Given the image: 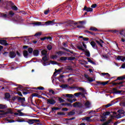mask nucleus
Segmentation results:
<instances>
[{
	"instance_id": "nucleus-1",
	"label": "nucleus",
	"mask_w": 125,
	"mask_h": 125,
	"mask_svg": "<svg viewBox=\"0 0 125 125\" xmlns=\"http://www.w3.org/2000/svg\"><path fill=\"white\" fill-rule=\"evenodd\" d=\"M78 23L74 22L73 21H69L66 22L65 27L67 28V30H73L76 29L75 25H77Z\"/></svg>"
},
{
	"instance_id": "nucleus-2",
	"label": "nucleus",
	"mask_w": 125,
	"mask_h": 125,
	"mask_svg": "<svg viewBox=\"0 0 125 125\" xmlns=\"http://www.w3.org/2000/svg\"><path fill=\"white\" fill-rule=\"evenodd\" d=\"M12 5H14V3L11 1H5L2 4L3 8L6 10H11Z\"/></svg>"
},
{
	"instance_id": "nucleus-3",
	"label": "nucleus",
	"mask_w": 125,
	"mask_h": 125,
	"mask_svg": "<svg viewBox=\"0 0 125 125\" xmlns=\"http://www.w3.org/2000/svg\"><path fill=\"white\" fill-rule=\"evenodd\" d=\"M41 122L39 119H26V123H28L29 125H33L34 123H39Z\"/></svg>"
},
{
	"instance_id": "nucleus-4",
	"label": "nucleus",
	"mask_w": 125,
	"mask_h": 125,
	"mask_svg": "<svg viewBox=\"0 0 125 125\" xmlns=\"http://www.w3.org/2000/svg\"><path fill=\"white\" fill-rule=\"evenodd\" d=\"M73 106L74 108H83V103L80 102H77L73 104Z\"/></svg>"
},
{
	"instance_id": "nucleus-5",
	"label": "nucleus",
	"mask_w": 125,
	"mask_h": 125,
	"mask_svg": "<svg viewBox=\"0 0 125 125\" xmlns=\"http://www.w3.org/2000/svg\"><path fill=\"white\" fill-rule=\"evenodd\" d=\"M9 57L11 58V59H13L16 57V52H14V51H10L9 54Z\"/></svg>"
},
{
	"instance_id": "nucleus-6",
	"label": "nucleus",
	"mask_w": 125,
	"mask_h": 125,
	"mask_svg": "<svg viewBox=\"0 0 125 125\" xmlns=\"http://www.w3.org/2000/svg\"><path fill=\"white\" fill-rule=\"evenodd\" d=\"M18 102L21 103V106H24V103H25V101H26L24 97L22 98L21 97H19V98H18Z\"/></svg>"
},
{
	"instance_id": "nucleus-7",
	"label": "nucleus",
	"mask_w": 125,
	"mask_h": 125,
	"mask_svg": "<svg viewBox=\"0 0 125 125\" xmlns=\"http://www.w3.org/2000/svg\"><path fill=\"white\" fill-rule=\"evenodd\" d=\"M47 100V104H50L51 105H54L56 103V101L54 100L53 99H46Z\"/></svg>"
},
{
	"instance_id": "nucleus-8",
	"label": "nucleus",
	"mask_w": 125,
	"mask_h": 125,
	"mask_svg": "<svg viewBox=\"0 0 125 125\" xmlns=\"http://www.w3.org/2000/svg\"><path fill=\"white\" fill-rule=\"evenodd\" d=\"M84 78L87 79V82H89V83H92V82H94L95 80H94L92 77H89L88 75L85 74Z\"/></svg>"
},
{
	"instance_id": "nucleus-9",
	"label": "nucleus",
	"mask_w": 125,
	"mask_h": 125,
	"mask_svg": "<svg viewBox=\"0 0 125 125\" xmlns=\"http://www.w3.org/2000/svg\"><path fill=\"white\" fill-rule=\"evenodd\" d=\"M83 11H86L87 12H92L93 9L90 7H87L86 6H84L83 8Z\"/></svg>"
},
{
	"instance_id": "nucleus-10",
	"label": "nucleus",
	"mask_w": 125,
	"mask_h": 125,
	"mask_svg": "<svg viewBox=\"0 0 125 125\" xmlns=\"http://www.w3.org/2000/svg\"><path fill=\"white\" fill-rule=\"evenodd\" d=\"M90 44H91L92 47L94 48V49L98 50V46H97V45L96 44V43L94 42V41H92L90 42Z\"/></svg>"
},
{
	"instance_id": "nucleus-11",
	"label": "nucleus",
	"mask_w": 125,
	"mask_h": 125,
	"mask_svg": "<svg viewBox=\"0 0 125 125\" xmlns=\"http://www.w3.org/2000/svg\"><path fill=\"white\" fill-rule=\"evenodd\" d=\"M0 44L4 45L5 46H7L9 44L7 43V41L5 40H0Z\"/></svg>"
},
{
	"instance_id": "nucleus-12",
	"label": "nucleus",
	"mask_w": 125,
	"mask_h": 125,
	"mask_svg": "<svg viewBox=\"0 0 125 125\" xmlns=\"http://www.w3.org/2000/svg\"><path fill=\"white\" fill-rule=\"evenodd\" d=\"M42 60L44 62H43V66H46V63H45V62H46V61H48L49 60L48 58H47V56H44L42 58Z\"/></svg>"
},
{
	"instance_id": "nucleus-13",
	"label": "nucleus",
	"mask_w": 125,
	"mask_h": 125,
	"mask_svg": "<svg viewBox=\"0 0 125 125\" xmlns=\"http://www.w3.org/2000/svg\"><path fill=\"white\" fill-rule=\"evenodd\" d=\"M54 22H55V20H53L52 21H48L45 22L44 25H54Z\"/></svg>"
},
{
	"instance_id": "nucleus-14",
	"label": "nucleus",
	"mask_w": 125,
	"mask_h": 125,
	"mask_svg": "<svg viewBox=\"0 0 125 125\" xmlns=\"http://www.w3.org/2000/svg\"><path fill=\"white\" fill-rule=\"evenodd\" d=\"M84 105L85 106V107H86L85 108H84V109H87L88 108L90 107V106H91V103H90L89 101H87L84 104Z\"/></svg>"
},
{
	"instance_id": "nucleus-15",
	"label": "nucleus",
	"mask_w": 125,
	"mask_h": 125,
	"mask_svg": "<svg viewBox=\"0 0 125 125\" xmlns=\"http://www.w3.org/2000/svg\"><path fill=\"white\" fill-rule=\"evenodd\" d=\"M96 42H97V43L99 44L101 47H103V44H102V43H104V41H103L102 40L100 39L99 41L96 40Z\"/></svg>"
},
{
	"instance_id": "nucleus-16",
	"label": "nucleus",
	"mask_w": 125,
	"mask_h": 125,
	"mask_svg": "<svg viewBox=\"0 0 125 125\" xmlns=\"http://www.w3.org/2000/svg\"><path fill=\"white\" fill-rule=\"evenodd\" d=\"M0 17L4 18L5 19H8V15L7 14H4L3 13H0Z\"/></svg>"
},
{
	"instance_id": "nucleus-17",
	"label": "nucleus",
	"mask_w": 125,
	"mask_h": 125,
	"mask_svg": "<svg viewBox=\"0 0 125 125\" xmlns=\"http://www.w3.org/2000/svg\"><path fill=\"white\" fill-rule=\"evenodd\" d=\"M48 95H50V96H51L52 95H55L56 94V93L53 91V90L51 89L49 90V92L47 93Z\"/></svg>"
},
{
	"instance_id": "nucleus-18",
	"label": "nucleus",
	"mask_w": 125,
	"mask_h": 125,
	"mask_svg": "<svg viewBox=\"0 0 125 125\" xmlns=\"http://www.w3.org/2000/svg\"><path fill=\"white\" fill-rule=\"evenodd\" d=\"M14 14H15V13L13 12V11H9L8 14V18H10V17H13V16H14Z\"/></svg>"
},
{
	"instance_id": "nucleus-19",
	"label": "nucleus",
	"mask_w": 125,
	"mask_h": 125,
	"mask_svg": "<svg viewBox=\"0 0 125 125\" xmlns=\"http://www.w3.org/2000/svg\"><path fill=\"white\" fill-rule=\"evenodd\" d=\"M83 52H85V55L86 57H90V52L87 49L85 50V51H83Z\"/></svg>"
},
{
	"instance_id": "nucleus-20",
	"label": "nucleus",
	"mask_w": 125,
	"mask_h": 125,
	"mask_svg": "<svg viewBox=\"0 0 125 125\" xmlns=\"http://www.w3.org/2000/svg\"><path fill=\"white\" fill-rule=\"evenodd\" d=\"M33 55L34 56H39V54L40 53V51L38 50L35 49L33 51Z\"/></svg>"
},
{
	"instance_id": "nucleus-21",
	"label": "nucleus",
	"mask_w": 125,
	"mask_h": 125,
	"mask_svg": "<svg viewBox=\"0 0 125 125\" xmlns=\"http://www.w3.org/2000/svg\"><path fill=\"white\" fill-rule=\"evenodd\" d=\"M7 108L6 104H0V110H5Z\"/></svg>"
},
{
	"instance_id": "nucleus-22",
	"label": "nucleus",
	"mask_w": 125,
	"mask_h": 125,
	"mask_svg": "<svg viewBox=\"0 0 125 125\" xmlns=\"http://www.w3.org/2000/svg\"><path fill=\"white\" fill-rule=\"evenodd\" d=\"M23 55L25 58H28V56H29V53H28V51L24 50L23 51Z\"/></svg>"
},
{
	"instance_id": "nucleus-23",
	"label": "nucleus",
	"mask_w": 125,
	"mask_h": 125,
	"mask_svg": "<svg viewBox=\"0 0 125 125\" xmlns=\"http://www.w3.org/2000/svg\"><path fill=\"white\" fill-rule=\"evenodd\" d=\"M13 111L11 109H8V110L4 113V115H7V114H11V115H13Z\"/></svg>"
},
{
	"instance_id": "nucleus-24",
	"label": "nucleus",
	"mask_w": 125,
	"mask_h": 125,
	"mask_svg": "<svg viewBox=\"0 0 125 125\" xmlns=\"http://www.w3.org/2000/svg\"><path fill=\"white\" fill-rule=\"evenodd\" d=\"M41 54L42 56H47V51L43 50L42 51Z\"/></svg>"
},
{
	"instance_id": "nucleus-25",
	"label": "nucleus",
	"mask_w": 125,
	"mask_h": 125,
	"mask_svg": "<svg viewBox=\"0 0 125 125\" xmlns=\"http://www.w3.org/2000/svg\"><path fill=\"white\" fill-rule=\"evenodd\" d=\"M77 48L79 49V50H82V51H85V49H83V45L80 44L77 45Z\"/></svg>"
},
{
	"instance_id": "nucleus-26",
	"label": "nucleus",
	"mask_w": 125,
	"mask_h": 125,
	"mask_svg": "<svg viewBox=\"0 0 125 125\" xmlns=\"http://www.w3.org/2000/svg\"><path fill=\"white\" fill-rule=\"evenodd\" d=\"M125 82L122 81L119 83H115V82H111V83H112V85L114 86L115 85H117V84H123Z\"/></svg>"
},
{
	"instance_id": "nucleus-27",
	"label": "nucleus",
	"mask_w": 125,
	"mask_h": 125,
	"mask_svg": "<svg viewBox=\"0 0 125 125\" xmlns=\"http://www.w3.org/2000/svg\"><path fill=\"white\" fill-rule=\"evenodd\" d=\"M63 96H64V97H67L68 98H73V97H75L72 94H69L63 95Z\"/></svg>"
},
{
	"instance_id": "nucleus-28",
	"label": "nucleus",
	"mask_w": 125,
	"mask_h": 125,
	"mask_svg": "<svg viewBox=\"0 0 125 125\" xmlns=\"http://www.w3.org/2000/svg\"><path fill=\"white\" fill-rule=\"evenodd\" d=\"M86 59L88 60V62H89L93 65H96V63L95 62H93L92 60L90 59L89 58H86Z\"/></svg>"
},
{
	"instance_id": "nucleus-29",
	"label": "nucleus",
	"mask_w": 125,
	"mask_h": 125,
	"mask_svg": "<svg viewBox=\"0 0 125 125\" xmlns=\"http://www.w3.org/2000/svg\"><path fill=\"white\" fill-rule=\"evenodd\" d=\"M89 30L90 31H94V32H97V31H98V29L96 27L93 26L90 27Z\"/></svg>"
},
{
	"instance_id": "nucleus-30",
	"label": "nucleus",
	"mask_w": 125,
	"mask_h": 125,
	"mask_svg": "<svg viewBox=\"0 0 125 125\" xmlns=\"http://www.w3.org/2000/svg\"><path fill=\"white\" fill-rule=\"evenodd\" d=\"M21 111H22V110L19 109L17 110L18 113H19V116L20 117H22V116H25V113L21 112Z\"/></svg>"
},
{
	"instance_id": "nucleus-31",
	"label": "nucleus",
	"mask_w": 125,
	"mask_h": 125,
	"mask_svg": "<svg viewBox=\"0 0 125 125\" xmlns=\"http://www.w3.org/2000/svg\"><path fill=\"white\" fill-rule=\"evenodd\" d=\"M67 57H61L60 58V61H66V60H67Z\"/></svg>"
},
{
	"instance_id": "nucleus-32",
	"label": "nucleus",
	"mask_w": 125,
	"mask_h": 125,
	"mask_svg": "<svg viewBox=\"0 0 125 125\" xmlns=\"http://www.w3.org/2000/svg\"><path fill=\"white\" fill-rule=\"evenodd\" d=\"M11 9H12V10H14L15 11H17V10H18V8L17 6L14 5H14L11 6Z\"/></svg>"
},
{
	"instance_id": "nucleus-33",
	"label": "nucleus",
	"mask_w": 125,
	"mask_h": 125,
	"mask_svg": "<svg viewBox=\"0 0 125 125\" xmlns=\"http://www.w3.org/2000/svg\"><path fill=\"white\" fill-rule=\"evenodd\" d=\"M17 122H18V123H26V119H19L17 120Z\"/></svg>"
},
{
	"instance_id": "nucleus-34",
	"label": "nucleus",
	"mask_w": 125,
	"mask_h": 125,
	"mask_svg": "<svg viewBox=\"0 0 125 125\" xmlns=\"http://www.w3.org/2000/svg\"><path fill=\"white\" fill-rule=\"evenodd\" d=\"M123 117H125V114L122 115L119 113L116 115L115 118L116 119H121V118H123Z\"/></svg>"
},
{
	"instance_id": "nucleus-35",
	"label": "nucleus",
	"mask_w": 125,
	"mask_h": 125,
	"mask_svg": "<svg viewBox=\"0 0 125 125\" xmlns=\"http://www.w3.org/2000/svg\"><path fill=\"white\" fill-rule=\"evenodd\" d=\"M65 53H66L63 51H59L56 52V54H58L59 55H63V54H65Z\"/></svg>"
},
{
	"instance_id": "nucleus-36",
	"label": "nucleus",
	"mask_w": 125,
	"mask_h": 125,
	"mask_svg": "<svg viewBox=\"0 0 125 125\" xmlns=\"http://www.w3.org/2000/svg\"><path fill=\"white\" fill-rule=\"evenodd\" d=\"M111 122H112V120H108L107 121L104 122L102 125H108L110 124Z\"/></svg>"
},
{
	"instance_id": "nucleus-37",
	"label": "nucleus",
	"mask_w": 125,
	"mask_h": 125,
	"mask_svg": "<svg viewBox=\"0 0 125 125\" xmlns=\"http://www.w3.org/2000/svg\"><path fill=\"white\" fill-rule=\"evenodd\" d=\"M125 75L118 77L117 78V80H118V81H123V80H125Z\"/></svg>"
},
{
	"instance_id": "nucleus-38",
	"label": "nucleus",
	"mask_w": 125,
	"mask_h": 125,
	"mask_svg": "<svg viewBox=\"0 0 125 125\" xmlns=\"http://www.w3.org/2000/svg\"><path fill=\"white\" fill-rule=\"evenodd\" d=\"M75 114H76V113L74 111V110H72V111H70L69 112H68L67 113V115L68 116H74V115H75Z\"/></svg>"
},
{
	"instance_id": "nucleus-39",
	"label": "nucleus",
	"mask_w": 125,
	"mask_h": 125,
	"mask_svg": "<svg viewBox=\"0 0 125 125\" xmlns=\"http://www.w3.org/2000/svg\"><path fill=\"white\" fill-rule=\"evenodd\" d=\"M5 99H9L10 98V94L9 93H6L5 94Z\"/></svg>"
},
{
	"instance_id": "nucleus-40",
	"label": "nucleus",
	"mask_w": 125,
	"mask_h": 125,
	"mask_svg": "<svg viewBox=\"0 0 125 125\" xmlns=\"http://www.w3.org/2000/svg\"><path fill=\"white\" fill-rule=\"evenodd\" d=\"M28 53H29V54H32V53H33V52L34 51V49L32 47H29L28 49Z\"/></svg>"
},
{
	"instance_id": "nucleus-41",
	"label": "nucleus",
	"mask_w": 125,
	"mask_h": 125,
	"mask_svg": "<svg viewBox=\"0 0 125 125\" xmlns=\"http://www.w3.org/2000/svg\"><path fill=\"white\" fill-rule=\"evenodd\" d=\"M111 112L110 111H107L106 112H104L103 113V116H104V117H106V116H109V115H110Z\"/></svg>"
},
{
	"instance_id": "nucleus-42",
	"label": "nucleus",
	"mask_w": 125,
	"mask_h": 125,
	"mask_svg": "<svg viewBox=\"0 0 125 125\" xmlns=\"http://www.w3.org/2000/svg\"><path fill=\"white\" fill-rule=\"evenodd\" d=\"M117 112L121 115H125V111L123 109H119Z\"/></svg>"
},
{
	"instance_id": "nucleus-43",
	"label": "nucleus",
	"mask_w": 125,
	"mask_h": 125,
	"mask_svg": "<svg viewBox=\"0 0 125 125\" xmlns=\"http://www.w3.org/2000/svg\"><path fill=\"white\" fill-rule=\"evenodd\" d=\"M110 32H112L113 34H116L117 35H119L120 34V31L119 30H110Z\"/></svg>"
},
{
	"instance_id": "nucleus-44",
	"label": "nucleus",
	"mask_w": 125,
	"mask_h": 125,
	"mask_svg": "<svg viewBox=\"0 0 125 125\" xmlns=\"http://www.w3.org/2000/svg\"><path fill=\"white\" fill-rule=\"evenodd\" d=\"M16 89H18V90H22V89H24V87L21 85H19V86L16 88Z\"/></svg>"
},
{
	"instance_id": "nucleus-45",
	"label": "nucleus",
	"mask_w": 125,
	"mask_h": 125,
	"mask_svg": "<svg viewBox=\"0 0 125 125\" xmlns=\"http://www.w3.org/2000/svg\"><path fill=\"white\" fill-rule=\"evenodd\" d=\"M75 59H76L75 57H67V60H68V61H74Z\"/></svg>"
},
{
	"instance_id": "nucleus-46",
	"label": "nucleus",
	"mask_w": 125,
	"mask_h": 125,
	"mask_svg": "<svg viewBox=\"0 0 125 125\" xmlns=\"http://www.w3.org/2000/svg\"><path fill=\"white\" fill-rule=\"evenodd\" d=\"M34 89H39V90H44V87H42V86H40L37 88H34Z\"/></svg>"
},
{
	"instance_id": "nucleus-47",
	"label": "nucleus",
	"mask_w": 125,
	"mask_h": 125,
	"mask_svg": "<svg viewBox=\"0 0 125 125\" xmlns=\"http://www.w3.org/2000/svg\"><path fill=\"white\" fill-rule=\"evenodd\" d=\"M79 90H81V91H83V92H85V93H86V90L83 87H79Z\"/></svg>"
},
{
	"instance_id": "nucleus-48",
	"label": "nucleus",
	"mask_w": 125,
	"mask_h": 125,
	"mask_svg": "<svg viewBox=\"0 0 125 125\" xmlns=\"http://www.w3.org/2000/svg\"><path fill=\"white\" fill-rule=\"evenodd\" d=\"M50 62L52 65H57V64H58V62L54 61H50Z\"/></svg>"
},
{
	"instance_id": "nucleus-49",
	"label": "nucleus",
	"mask_w": 125,
	"mask_h": 125,
	"mask_svg": "<svg viewBox=\"0 0 125 125\" xmlns=\"http://www.w3.org/2000/svg\"><path fill=\"white\" fill-rule=\"evenodd\" d=\"M19 97V96H15L14 97H12V100H13V101H15V100H16V99H17V100H18Z\"/></svg>"
},
{
	"instance_id": "nucleus-50",
	"label": "nucleus",
	"mask_w": 125,
	"mask_h": 125,
	"mask_svg": "<svg viewBox=\"0 0 125 125\" xmlns=\"http://www.w3.org/2000/svg\"><path fill=\"white\" fill-rule=\"evenodd\" d=\"M122 90H117L116 91H113L112 93H113L114 94H117V93H122Z\"/></svg>"
},
{
	"instance_id": "nucleus-51",
	"label": "nucleus",
	"mask_w": 125,
	"mask_h": 125,
	"mask_svg": "<svg viewBox=\"0 0 125 125\" xmlns=\"http://www.w3.org/2000/svg\"><path fill=\"white\" fill-rule=\"evenodd\" d=\"M57 110H60V108L55 107L52 108V111H57Z\"/></svg>"
},
{
	"instance_id": "nucleus-52",
	"label": "nucleus",
	"mask_w": 125,
	"mask_h": 125,
	"mask_svg": "<svg viewBox=\"0 0 125 125\" xmlns=\"http://www.w3.org/2000/svg\"><path fill=\"white\" fill-rule=\"evenodd\" d=\"M47 48L48 50H51L52 49V46H51L50 44H48L47 46Z\"/></svg>"
},
{
	"instance_id": "nucleus-53",
	"label": "nucleus",
	"mask_w": 125,
	"mask_h": 125,
	"mask_svg": "<svg viewBox=\"0 0 125 125\" xmlns=\"http://www.w3.org/2000/svg\"><path fill=\"white\" fill-rule=\"evenodd\" d=\"M42 35V33L41 32H38L37 33H36L34 35V37H41V36Z\"/></svg>"
},
{
	"instance_id": "nucleus-54",
	"label": "nucleus",
	"mask_w": 125,
	"mask_h": 125,
	"mask_svg": "<svg viewBox=\"0 0 125 125\" xmlns=\"http://www.w3.org/2000/svg\"><path fill=\"white\" fill-rule=\"evenodd\" d=\"M85 94H86V92H83V93H82L81 92V96L83 97V98H85Z\"/></svg>"
},
{
	"instance_id": "nucleus-55",
	"label": "nucleus",
	"mask_w": 125,
	"mask_h": 125,
	"mask_svg": "<svg viewBox=\"0 0 125 125\" xmlns=\"http://www.w3.org/2000/svg\"><path fill=\"white\" fill-rule=\"evenodd\" d=\"M59 101L60 102V103H63L65 102V100H63L61 98H59Z\"/></svg>"
},
{
	"instance_id": "nucleus-56",
	"label": "nucleus",
	"mask_w": 125,
	"mask_h": 125,
	"mask_svg": "<svg viewBox=\"0 0 125 125\" xmlns=\"http://www.w3.org/2000/svg\"><path fill=\"white\" fill-rule=\"evenodd\" d=\"M57 115H58V116H65V113L64 112H58L57 113Z\"/></svg>"
},
{
	"instance_id": "nucleus-57",
	"label": "nucleus",
	"mask_w": 125,
	"mask_h": 125,
	"mask_svg": "<svg viewBox=\"0 0 125 125\" xmlns=\"http://www.w3.org/2000/svg\"><path fill=\"white\" fill-rule=\"evenodd\" d=\"M61 87H62V88H67V87H68V85L67 84H62L61 86Z\"/></svg>"
},
{
	"instance_id": "nucleus-58",
	"label": "nucleus",
	"mask_w": 125,
	"mask_h": 125,
	"mask_svg": "<svg viewBox=\"0 0 125 125\" xmlns=\"http://www.w3.org/2000/svg\"><path fill=\"white\" fill-rule=\"evenodd\" d=\"M112 105H114V104H107L105 105L104 106L105 107V108H108L109 107H111Z\"/></svg>"
},
{
	"instance_id": "nucleus-59",
	"label": "nucleus",
	"mask_w": 125,
	"mask_h": 125,
	"mask_svg": "<svg viewBox=\"0 0 125 125\" xmlns=\"http://www.w3.org/2000/svg\"><path fill=\"white\" fill-rule=\"evenodd\" d=\"M110 82V80L106 81L105 82L102 83L101 84H103V85H106V84H108Z\"/></svg>"
},
{
	"instance_id": "nucleus-60",
	"label": "nucleus",
	"mask_w": 125,
	"mask_h": 125,
	"mask_svg": "<svg viewBox=\"0 0 125 125\" xmlns=\"http://www.w3.org/2000/svg\"><path fill=\"white\" fill-rule=\"evenodd\" d=\"M32 97H39V94L38 93H34L32 94Z\"/></svg>"
},
{
	"instance_id": "nucleus-61",
	"label": "nucleus",
	"mask_w": 125,
	"mask_h": 125,
	"mask_svg": "<svg viewBox=\"0 0 125 125\" xmlns=\"http://www.w3.org/2000/svg\"><path fill=\"white\" fill-rule=\"evenodd\" d=\"M81 92L76 93L74 94V96H76V97H79L81 95Z\"/></svg>"
},
{
	"instance_id": "nucleus-62",
	"label": "nucleus",
	"mask_w": 125,
	"mask_h": 125,
	"mask_svg": "<svg viewBox=\"0 0 125 125\" xmlns=\"http://www.w3.org/2000/svg\"><path fill=\"white\" fill-rule=\"evenodd\" d=\"M34 25H37V26H39L40 25H42V22H41V21H36L35 23H34Z\"/></svg>"
},
{
	"instance_id": "nucleus-63",
	"label": "nucleus",
	"mask_w": 125,
	"mask_h": 125,
	"mask_svg": "<svg viewBox=\"0 0 125 125\" xmlns=\"http://www.w3.org/2000/svg\"><path fill=\"white\" fill-rule=\"evenodd\" d=\"M120 86H117V89H121V87H123L124 85L123 84H119Z\"/></svg>"
},
{
	"instance_id": "nucleus-64",
	"label": "nucleus",
	"mask_w": 125,
	"mask_h": 125,
	"mask_svg": "<svg viewBox=\"0 0 125 125\" xmlns=\"http://www.w3.org/2000/svg\"><path fill=\"white\" fill-rule=\"evenodd\" d=\"M58 56L57 55H52L51 57V58L52 59H56L57 58H58Z\"/></svg>"
}]
</instances>
